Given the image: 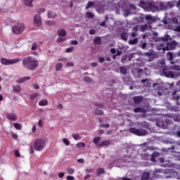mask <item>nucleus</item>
Here are the masks:
<instances>
[{
  "instance_id": "obj_1",
  "label": "nucleus",
  "mask_w": 180,
  "mask_h": 180,
  "mask_svg": "<svg viewBox=\"0 0 180 180\" xmlns=\"http://www.w3.org/2000/svg\"><path fill=\"white\" fill-rule=\"evenodd\" d=\"M47 144V139L40 138L34 141V144L30 146V154H34L35 151H43Z\"/></svg>"
},
{
  "instance_id": "obj_2",
  "label": "nucleus",
  "mask_w": 180,
  "mask_h": 180,
  "mask_svg": "<svg viewBox=\"0 0 180 180\" xmlns=\"http://www.w3.org/2000/svg\"><path fill=\"white\" fill-rule=\"evenodd\" d=\"M22 65L27 70H36L39 66V61L32 57H26L22 59Z\"/></svg>"
},
{
  "instance_id": "obj_3",
  "label": "nucleus",
  "mask_w": 180,
  "mask_h": 180,
  "mask_svg": "<svg viewBox=\"0 0 180 180\" xmlns=\"http://www.w3.org/2000/svg\"><path fill=\"white\" fill-rule=\"evenodd\" d=\"M170 70H174V72L167 70L166 68H163V75L167 78H176L180 77V68L178 65L170 67Z\"/></svg>"
},
{
  "instance_id": "obj_4",
  "label": "nucleus",
  "mask_w": 180,
  "mask_h": 180,
  "mask_svg": "<svg viewBox=\"0 0 180 180\" xmlns=\"http://www.w3.org/2000/svg\"><path fill=\"white\" fill-rule=\"evenodd\" d=\"M139 6L147 12H157V11H158V7L157 6V4L154 3V1L147 3L144 1H141L139 4Z\"/></svg>"
},
{
  "instance_id": "obj_5",
  "label": "nucleus",
  "mask_w": 180,
  "mask_h": 180,
  "mask_svg": "<svg viewBox=\"0 0 180 180\" xmlns=\"http://www.w3.org/2000/svg\"><path fill=\"white\" fill-rule=\"evenodd\" d=\"M170 39L171 37L169 35H165V37L155 39V41H163L162 43L156 45L157 50H159V51L162 50L163 52L167 51L165 41H167V40H169Z\"/></svg>"
},
{
  "instance_id": "obj_6",
  "label": "nucleus",
  "mask_w": 180,
  "mask_h": 180,
  "mask_svg": "<svg viewBox=\"0 0 180 180\" xmlns=\"http://www.w3.org/2000/svg\"><path fill=\"white\" fill-rule=\"evenodd\" d=\"M25 25L23 22L15 25L11 27L12 33H13V34H22V33L25 32Z\"/></svg>"
},
{
  "instance_id": "obj_7",
  "label": "nucleus",
  "mask_w": 180,
  "mask_h": 180,
  "mask_svg": "<svg viewBox=\"0 0 180 180\" xmlns=\"http://www.w3.org/2000/svg\"><path fill=\"white\" fill-rule=\"evenodd\" d=\"M22 59L20 58H13V59H7L5 58H1L0 59V62L3 65H12L13 64H18V63H20Z\"/></svg>"
},
{
  "instance_id": "obj_8",
  "label": "nucleus",
  "mask_w": 180,
  "mask_h": 180,
  "mask_svg": "<svg viewBox=\"0 0 180 180\" xmlns=\"http://www.w3.org/2000/svg\"><path fill=\"white\" fill-rule=\"evenodd\" d=\"M129 131L132 133V134H135L136 136H147L148 134L147 130L143 129L130 128Z\"/></svg>"
},
{
  "instance_id": "obj_9",
  "label": "nucleus",
  "mask_w": 180,
  "mask_h": 180,
  "mask_svg": "<svg viewBox=\"0 0 180 180\" xmlns=\"http://www.w3.org/2000/svg\"><path fill=\"white\" fill-rule=\"evenodd\" d=\"M34 26H41V18L39 15L34 16Z\"/></svg>"
},
{
  "instance_id": "obj_10",
  "label": "nucleus",
  "mask_w": 180,
  "mask_h": 180,
  "mask_svg": "<svg viewBox=\"0 0 180 180\" xmlns=\"http://www.w3.org/2000/svg\"><path fill=\"white\" fill-rule=\"evenodd\" d=\"M166 51L174 50V48L176 46V42L172 41L170 43L165 42Z\"/></svg>"
},
{
  "instance_id": "obj_11",
  "label": "nucleus",
  "mask_w": 180,
  "mask_h": 180,
  "mask_svg": "<svg viewBox=\"0 0 180 180\" xmlns=\"http://www.w3.org/2000/svg\"><path fill=\"white\" fill-rule=\"evenodd\" d=\"M6 117L8 120H12L13 122H15L18 119V115L15 113H7Z\"/></svg>"
},
{
  "instance_id": "obj_12",
  "label": "nucleus",
  "mask_w": 180,
  "mask_h": 180,
  "mask_svg": "<svg viewBox=\"0 0 180 180\" xmlns=\"http://www.w3.org/2000/svg\"><path fill=\"white\" fill-rule=\"evenodd\" d=\"M134 103L139 104L143 102V96H135L133 98Z\"/></svg>"
},
{
  "instance_id": "obj_13",
  "label": "nucleus",
  "mask_w": 180,
  "mask_h": 180,
  "mask_svg": "<svg viewBox=\"0 0 180 180\" xmlns=\"http://www.w3.org/2000/svg\"><path fill=\"white\" fill-rule=\"evenodd\" d=\"M145 56H147L148 57H149V58H155V52H154L153 50H150V51L146 53Z\"/></svg>"
},
{
  "instance_id": "obj_14",
  "label": "nucleus",
  "mask_w": 180,
  "mask_h": 180,
  "mask_svg": "<svg viewBox=\"0 0 180 180\" xmlns=\"http://www.w3.org/2000/svg\"><path fill=\"white\" fill-rule=\"evenodd\" d=\"M148 29H151V25H148V24H145L140 27L141 32H146V30H148Z\"/></svg>"
},
{
  "instance_id": "obj_15",
  "label": "nucleus",
  "mask_w": 180,
  "mask_h": 180,
  "mask_svg": "<svg viewBox=\"0 0 180 180\" xmlns=\"http://www.w3.org/2000/svg\"><path fill=\"white\" fill-rule=\"evenodd\" d=\"M30 79V77L27 76L22 78L19 79L17 80L18 84H23V82H25V81H29Z\"/></svg>"
},
{
  "instance_id": "obj_16",
  "label": "nucleus",
  "mask_w": 180,
  "mask_h": 180,
  "mask_svg": "<svg viewBox=\"0 0 180 180\" xmlns=\"http://www.w3.org/2000/svg\"><path fill=\"white\" fill-rule=\"evenodd\" d=\"M110 144V141L105 140L100 143V147H106V146H109Z\"/></svg>"
},
{
  "instance_id": "obj_17",
  "label": "nucleus",
  "mask_w": 180,
  "mask_h": 180,
  "mask_svg": "<svg viewBox=\"0 0 180 180\" xmlns=\"http://www.w3.org/2000/svg\"><path fill=\"white\" fill-rule=\"evenodd\" d=\"M148 178H150V173L146 172L142 174L141 180H148Z\"/></svg>"
},
{
  "instance_id": "obj_18",
  "label": "nucleus",
  "mask_w": 180,
  "mask_h": 180,
  "mask_svg": "<svg viewBox=\"0 0 180 180\" xmlns=\"http://www.w3.org/2000/svg\"><path fill=\"white\" fill-rule=\"evenodd\" d=\"M99 141H101V137H96L93 140V143H94L97 147H101V143H99Z\"/></svg>"
},
{
  "instance_id": "obj_19",
  "label": "nucleus",
  "mask_w": 180,
  "mask_h": 180,
  "mask_svg": "<svg viewBox=\"0 0 180 180\" xmlns=\"http://www.w3.org/2000/svg\"><path fill=\"white\" fill-rule=\"evenodd\" d=\"M23 4L26 6H33V0H24Z\"/></svg>"
},
{
  "instance_id": "obj_20",
  "label": "nucleus",
  "mask_w": 180,
  "mask_h": 180,
  "mask_svg": "<svg viewBox=\"0 0 180 180\" xmlns=\"http://www.w3.org/2000/svg\"><path fill=\"white\" fill-rule=\"evenodd\" d=\"M49 105V101L46 99L41 100L39 102V106H47Z\"/></svg>"
},
{
  "instance_id": "obj_21",
  "label": "nucleus",
  "mask_w": 180,
  "mask_h": 180,
  "mask_svg": "<svg viewBox=\"0 0 180 180\" xmlns=\"http://www.w3.org/2000/svg\"><path fill=\"white\" fill-rule=\"evenodd\" d=\"M58 36H60V37H64V36H65V34H67V32H65V30H59L58 31Z\"/></svg>"
},
{
  "instance_id": "obj_22",
  "label": "nucleus",
  "mask_w": 180,
  "mask_h": 180,
  "mask_svg": "<svg viewBox=\"0 0 180 180\" xmlns=\"http://www.w3.org/2000/svg\"><path fill=\"white\" fill-rule=\"evenodd\" d=\"M13 91L14 92H22V88L19 85L13 86Z\"/></svg>"
},
{
  "instance_id": "obj_23",
  "label": "nucleus",
  "mask_w": 180,
  "mask_h": 180,
  "mask_svg": "<svg viewBox=\"0 0 180 180\" xmlns=\"http://www.w3.org/2000/svg\"><path fill=\"white\" fill-rule=\"evenodd\" d=\"M134 112L135 113H139V112L143 113V112H146V110L143 108L138 107V108H136L134 109Z\"/></svg>"
},
{
  "instance_id": "obj_24",
  "label": "nucleus",
  "mask_w": 180,
  "mask_h": 180,
  "mask_svg": "<svg viewBox=\"0 0 180 180\" xmlns=\"http://www.w3.org/2000/svg\"><path fill=\"white\" fill-rule=\"evenodd\" d=\"M13 126L16 129V130H22V124L18 122L13 123Z\"/></svg>"
},
{
  "instance_id": "obj_25",
  "label": "nucleus",
  "mask_w": 180,
  "mask_h": 180,
  "mask_svg": "<svg viewBox=\"0 0 180 180\" xmlns=\"http://www.w3.org/2000/svg\"><path fill=\"white\" fill-rule=\"evenodd\" d=\"M145 19L146 20H151L152 22H155V18L150 15H146Z\"/></svg>"
},
{
  "instance_id": "obj_26",
  "label": "nucleus",
  "mask_w": 180,
  "mask_h": 180,
  "mask_svg": "<svg viewBox=\"0 0 180 180\" xmlns=\"http://www.w3.org/2000/svg\"><path fill=\"white\" fill-rule=\"evenodd\" d=\"M159 162L161 164V166H162V167H169V165L164 164V162H165V160L164 158H160L159 159Z\"/></svg>"
},
{
  "instance_id": "obj_27",
  "label": "nucleus",
  "mask_w": 180,
  "mask_h": 180,
  "mask_svg": "<svg viewBox=\"0 0 180 180\" xmlns=\"http://www.w3.org/2000/svg\"><path fill=\"white\" fill-rule=\"evenodd\" d=\"M56 16H57L56 13L52 12V11H48V17L49 18H51L52 19H54V18H56Z\"/></svg>"
},
{
  "instance_id": "obj_28",
  "label": "nucleus",
  "mask_w": 180,
  "mask_h": 180,
  "mask_svg": "<svg viewBox=\"0 0 180 180\" xmlns=\"http://www.w3.org/2000/svg\"><path fill=\"white\" fill-rule=\"evenodd\" d=\"M167 60H169V61H172V60H174V55L171 52L167 53Z\"/></svg>"
},
{
  "instance_id": "obj_29",
  "label": "nucleus",
  "mask_w": 180,
  "mask_h": 180,
  "mask_svg": "<svg viewBox=\"0 0 180 180\" xmlns=\"http://www.w3.org/2000/svg\"><path fill=\"white\" fill-rule=\"evenodd\" d=\"M66 171L68 175H72L75 172V170L71 167L68 168Z\"/></svg>"
},
{
  "instance_id": "obj_30",
  "label": "nucleus",
  "mask_w": 180,
  "mask_h": 180,
  "mask_svg": "<svg viewBox=\"0 0 180 180\" xmlns=\"http://www.w3.org/2000/svg\"><path fill=\"white\" fill-rule=\"evenodd\" d=\"M137 41H139V39L134 38V39H131L129 41V44H137Z\"/></svg>"
},
{
  "instance_id": "obj_31",
  "label": "nucleus",
  "mask_w": 180,
  "mask_h": 180,
  "mask_svg": "<svg viewBox=\"0 0 180 180\" xmlns=\"http://www.w3.org/2000/svg\"><path fill=\"white\" fill-rule=\"evenodd\" d=\"M120 71L122 74H124V75L127 74V70L124 67H120Z\"/></svg>"
},
{
  "instance_id": "obj_32",
  "label": "nucleus",
  "mask_w": 180,
  "mask_h": 180,
  "mask_svg": "<svg viewBox=\"0 0 180 180\" xmlns=\"http://www.w3.org/2000/svg\"><path fill=\"white\" fill-rule=\"evenodd\" d=\"M72 137H73L74 140H81V136L77 134H72Z\"/></svg>"
},
{
  "instance_id": "obj_33",
  "label": "nucleus",
  "mask_w": 180,
  "mask_h": 180,
  "mask_svg": "<svg viewBox=\"0 0 180 180\" xmlns=\"http://www.w3.org/2000/svg\"><path fill=\"white\" fill-rule=\"evenodd\" d=\"M96 174H97V175H102V174H105V169H103L102 168H99L97 169Z\"/></svg>"
},
{
  "instance_id": "obj_34",
  "label": "nucleus",
  "mask_w": 180,
  "mask_h": 180,
  "mask_svg": "<svg viewBox=\"0 0 180 180\" xmlns=\"http://www.w3.org/2000/svg\"><path fill=\"white\" fill-rule=\"evenodd\" d=\"M39 93H36V94H31L30 96V98L32 100V101H34V99H36V98H37V96H39Z\"/></svg>"
},
{
  "instance_id": "obj_35",
  "label": "nucleus",
  "mask_w": 180,
  "mask_h": 180,
  "mask_svg": "<svg viewBox=\"0 0 180 180\" xmlns=\"http://www.w3.org/2000/svg\"><path fill=\"white\" fill-rule=\"evenodd\" d=\"M121 39L126 41V40H127V33H126V32L122 33L121 34Z\"/></svg>"
},
{
  "instance_id": "obj_36",
  "label": "nucleus",
  "mask_w": 180,
  "mask_h": 180,
  "mask_svg": "<svg viewBox=\"0 0 180 180\" xmlns=\"http://www.w3.org/2000/svg\"><path fill=\"white\" fill-rule=\"evenodd\" d=\"M76 147H77L78 148H81L82 147H85V143H84V142L77 143L76 144Z\"/></svg>"
},
{
  "instance_id": "obj_37",
  "label": "nucleus",
  "mask_w": 180,
  "mask_h": 180,
  "mask_svg": "<svg viewBox=\"0 0 180 180\" xmlns=\"http://www.w3.org/2000/svg\"><path fill=\"white\" fill-rule=\"evenodd\" d=\"M173 119H174V122H180V115H173Z\"/></svg>"
},
{
  "instance_id": "obj_38",
  "label": "nucleus",
  "mask_w": 180,
  "mask_h": 180,
  "mask_svg": "<svg viewBox=\"0 0 180 180\" xmlns=\"http://www.w3.org/2000/svg\"><path fill=\"white\" fill-rule=\"evenodd\" d=\"M61 68H63V64L61 63H58L56 66V71H60V70H61Z\"/></svg>"
},
{
  "instance_id": "obj_39",
  "label": "nucleus",
  "mask_w": 180,
  "mask_h": 180,
  "mask_svg": "<svg viewBox=\"0 0 180 180\" xmlns=\"http://www.w3.org/2000/svg\"><path fill=\"white\" fill-rule=\"evenodd\" d=\"M66 40V39H65V37H59L58 39H57V41L58 42V43H61V42H63V41H65Z\"/></svg>"
},
{
  "instance_id": "obj_40",
  "label": "nucleus",
  "mask_w": 180,
  "mask_h": 180,
  "mask_svg": "<svg viewBox=\"0 0 180 180\" xmlns=\"http://www.w3.org/2000/svg\"><path fill=\"white\" fill-rule=\"evenodd\" d=\"M86 18H89V19L94 18V13H91V12H87L86 13Z\"/></svg>"
},
{
  "instance_id": "obj_41",
  "label": "nucleus",
  "mask_w": 180,
  "mask_h": 180,
  "mask_svg": "<svg viewBox=\"0 0 180 180\" xmlns=\"http://www.w3.org/2000/svg\"><path fill=\"white\" fill-rule=\"evenodd\" d=\"M31 50L32 51H34V50H37V43L32 44V47H31Z\"/></svg>"
},
{
  "instance_id": "obj_42",
  "label": "nucleus",
  "mask_w": 180,
  "mask_h": 180,
  "mask_svg": "<svg viewBox=\"0 0 180 180\" xmlns=\"http://www.w3.org/2000/svg\"><path fill=\"white\" fill-rule=\"evenodd\" d=\"M63 143L66 146H70V141L68 139L64 138L63 139Z\"/></svg>"
},
{
  "instance_id": "obj_43",
  "label": "nucleus",
  "mask_w": 180,
  "mask_h": 180,
  "mask_svg": "<svg viewBox=\"0 0 180 180\" xmlns=\"http://www.w3.org/2000/svg\"><path fill=\"white\" fill-rule=\"evenodd\" d=\"M94 43H95V44H100V43H101V37H96L94 39Z\"/></svg>"
},
{
  "instance_id": "obj_44",
  "label": "nucleus",
  "mask_w": 180,
  "mask_h": 180,
  "mask_svg": "<svg viewBox=\"0 0 180 180\" xmlns=\"http://www.w3.org/2000/svg\"><path fill=\"white\" fill-rule=\"evenodd\" d=\"M46 25H48V26H53V25H56V22L55 21H46Z\"/></svg>"
},
{
  "instance_id": "obj_45",
  "label": "nucleus",
  "mask_w": 180,
  "mask_h": 180,
  "mask_svg": "<svg viewBox=\"0 0 180 180\" xmlns=\"http://www.w3.org/2000/svg\"><path fill=\"white\" fill-rule=\"evenodd\" d=\"M72 51H74V46H71L66 49V53H71Z\"/></svg>"
},
{
  "instance_id": "obj_46",
  "label": "nucleus",
  "mask_w": 180,
  "mask_h": 180,
  "mask_svg": "<svg viewBox=\"0 0 180 180\" xmlns=\"http://www.w3.org/2000/svg\"><path fill=\"white\" fill-rule=\"evenodd\" d=\"M91 6H94V2H92V1H89L87 4L86 8L88 9V8H91Z\"/></svg>"
},
{
  "instance_id": "obj_47",
  "label": "nucleus",
  "mask_w": 180,
  "mask_h": 180,
  "mask_svg": "<svg viewBox=\"0 0 180 180\" xmlns=\"http://www.w3.org/2000/svg\"><path fill=\"white\" fill-rule=\"evenodd\" d=\"M172 22L174 23V25H177V23H178V18H172Z\"/></svg>"
},
{
  "instance_id": "obj_48",
  "label": "nucleus",
  "mask_w": 180,
  "mask_h": 180,
  "mask_svg": "<svg viewBox=\"0 0 180 180\" xmlns=\"http://www.w3.org/2000/svg\"><path fill=\"white\" fill-rule=\"evenodd\" d=\"M167 6H169V8H174V3L172 1L167 2Z\"/></svg>"
},
{
  "instance_id": "obj_49",
  "label": "nucleus",
  "mask_w": 180,
  "mask_h": 180,
  "mask_svg": "<svg viewBox=\"0 0 180 180\" xmlns=\"http://www.w3.org/2000/svg\"><path fill=\"white\" fill-rule=\"evenodd\" d=\"M96 115H103V112L99 110L95 111Z\"/></svg>"
},
{
  "instance_id": "obj_50",
  "label": "nucleus",
  "mask_w": 180,
  "mask_h": 180,
  "mask_svg": "<svg viewBox=\"0 0 180 180\" xmlns=\"http://www.w3.org/2000/svg\"><path fill=\"white\" fill-rule=\"evenodd\" d=\"M71 44H73V46H77L78 44V41L77 40H72L70 41Z\"/></svg>"
},
{
  "instance_id": "obj_51",
  "label": "nucleus",
  "mask_w": 180,
  "mask_h": 180,
  "mask_svg": "<svg viewBox=\"0 0 180 180\" xmlns=\"http://www.w3.org/2000/svg\"><path fill=\"white\" fill-rule=\"evenodd\" d=\"M36 130H37L36 124H34V125L32 126V133H36Z\"/></svg>"
},
{
  "instance_id": "obj_52",
  "label": "nucleus",
  "mask_w": 180,
  "mask_h": 180,
  "mask_svg": "<svg viewBox=\"0 0 180 180\" xmlns=\"http://www.w3.org/2000/svg\"><path fill=\"white\" fill-rule=\"evenodd\" d=\"M38 126H39V127H43V120H39Z\"/></svg>"
},
{
  "instance_id": "obj_53",
  "label": "nucleus",
  "mask_w": 180,
  "mask_h": 180,
  "mask_svg": "<svg viewBox=\"0 0 180 180\" xmlns=\"http://www.w3.org/2000/svg\"><path fill=\"white\" fill-rule=\"evenodd\" d=\"M11 137H13V139H14V140H18V134H12Z\"/></svg>"
},
{
  "instance_id": "obj_54",
  "label": "nucleus",
  "mask_w": 180,
  "mask_h": 180,
  "mask_svg": "<svg viewBox=\"0 0 180 180\" xmlns=\"http://www.w3.org/2000/svg\"><path fill=\"white\" fill-rule=\"evenodd\" d=\"M127 56H124L122 58V63H123L124 64V63H126V61H127Z\"/></svg>"
},
{
  "instance_id": "obj_55",
  "label": "nucleus",
  "mask_w": 180,
  "mask_h": 180,
  "mask_svg": "<svg viewBox=\"0 0 180 180\" xmlns=\"http://www.w3.org/2000/svg\"><path fill=\"white\" fill-rule=\"evenodd\" d=\"M134 57V53H131L129 56V61H131V59Z\"/></svg>"
},
{
  "instance_id": "obj_56",
  "label": "nucleus",
  "mask_w": 180,
  "mask_h": 180,
  "mask_svg": "<svg viewBox=\"0 0 180 180\" xmlns=\"http://www.w3.org/2000/svg\"><path fill=\"white\" fill-rule=\"evenodd\" d=\"M74 179H75V178L72 176H68L66 177V180H74Z\"/></svg>"
},
{
  "instance_id": "obj_57",
  "label": "nucleus",
  "mask_w": 180,
  "mask_h": 180,
  "mask_svg": "<svg viewBox=\"0 0 180 180\" xmlns=\"http://www.w3.org/2000/svg\"><path fill=\"white\" fill-rule=\"evenodd\" d=\"M129 9H134V11L136 9V6L133 4H129Z\"/></svg>"
},
{
  "instance_id": "obj_58",
  "label": "nucleus",
  "mask_w": 180,
  "mask_h": 180,
  "mask_svg": "<svg viewBox=\"0 0 180 180\" xmlns=\"http://www.w3.org/2000/svg\"><path fill=\"white\" fill-rule=\"evenodd\" d=\"M146 47H147V43L146 42H143L141 44V49H146Z\"/></svg>"
},
{
  "instance_id": "obj_59",
  "label": "nucleus",
  "mask_w": 180,
  "mask_h": 180,
  "mask_svg": "<svg viewBox=\"0 0 180 180\" xmlns=\"http://www.w3.org/2000/svg\"><path fill=\"white\" fill-rule=\"evenodd\" d=\"M174 32H178L179 33L180 32V25L174 28Z\"/></svg>"
},
{
  "instance_id": "obj_60",
  "label": "nucleus",
  "mask_w": 180,
  "mask_h": 180,
  "mask_svg": "<svg viewBox=\"0 0 180 180\" xmlns=\"http://www.w3.org/2000/svg\"><path fill=\"white\" fill-rule=\"evenodd\" d=\"M15 157H20V153H19L18 150L15 151Z\"/></svg>"
},
{
  "instance_id": "obj_61",
  "label": "nucleus",
  "mask_w": 180,
  "mask_h": 180,
  "mask_svg": "<svg viewBox=\"0 0 180 180\" xmlns=\"http://www.w3.org/2000/svg\"><path fill=\"white\" fill-rule=\"evenodd\" d=\"M84 80L85 82H91V79L89 77H85Z\"/></svg>"
},
{
  "instance_id": "obj_62",
  "label": "nucleus",
  "mask_w": 180,
  "mask_h": 180,
  "mask_svg": "<svg viewBox=\"0 0 180 180\" xmlns=\"http://www.w3.org/2000/svg\"><path fill=\"white\" fill-rule=\"evenodd\" d=\"M46 10L44 8H40L38 10V13H43Z\"/></svg>"
},
{
  "instance_id": "obj_63",
  "label": "nucleus",
  "mask_w": 180,
  "mask_h": 180,
  "mask_svg": "<svg viewBox=\"0 0 180 180\" xmlns=\"http://www.w3.org/2000/svg\"><path fill=\"white\" fill-rule=\"evenodd\" d=\"M174 134L176 137L180 138V131H177Z\"/></svg>"
},
{
  "instance_id": "obj_64",
  "label": "nucleus",
  "mask_w": 180,
  "mask_h": 180,
  "mask_svg": "<svg viewBox=\"0 0 180 180\" xmlns=\"http://www.w3.org/2000/svg\"><path fill=\"white\" fill-rule=\"evenodd\" d=\"M58 176H59L60 178H63V177L64 176V173H63V172L58 173Z\"/></svg>"
}]
</instances>
